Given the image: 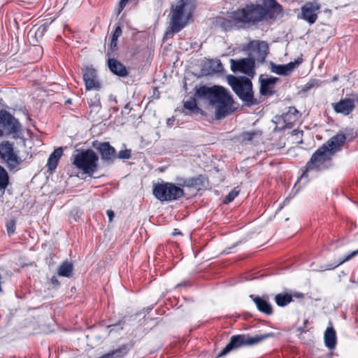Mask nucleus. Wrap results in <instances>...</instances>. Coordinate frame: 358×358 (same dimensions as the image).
Listing matches in <instances>:
<instances>
[{
	"label": "nucleus",
	"mask_w": 358,
	"mask_h": 358,
	"mask_svg": "<svg viewBox=\"0 0 358 358\" xmlns=\"http://www.w3.org/2000/svg\"><path fill=\"white\" fill-rule=\"evenodd\" d=\"M263 6L258 4L246 5L241 9L231 12L229 22L237 28H249L262 21L268 15L282 12V6L275 0H262Z\"/></svg>",
	"instance_id": "nucleus-1"
},
{
	"label": "nucleus",
	"mask_w": 358,
	"mask_h": 358,
	"mask_svg": "<svg viewBox=\"0 0 358 358\" xmlns=\"http://www.w3.org/2000/svg\"><path fill=\"white\" fill-rule=\"evenodd\" d=\"M196 96L209 101L215 108V116L217 119L224 117L231 110L233 103L231 95L221 86H201L196 89Z\"/></svg>",
	"instance_id": "nucleus-2"
},
{
	"label": "nucleus",
	"mask_w": 358,
	"mask_h": 358,
	"mask_svg": "<svg viewBox=\"0 0 358 358\" xmlns=\"http://www.w3.org/2000/svg\"><path fill=\"white\" fill-rule=\"evenodd\" d=\"M195 8L194 0H178L171 4V21L166 35L179 32L187 24Z\"/></svg>",
	"instance_id": "nucleus-3"
},
{
	"label": "nucleus",
	"mask_w": 358,
	"mask_h": 358,
	"mask_svg": "<svg viewBox=\"0 0 358 358\" xmlns=\"http://www.w3.org/2000/svg\"><path fill=\"white\" fill-rule=\"evenodd\" d=\"M73 165L83 173L92 176L98 169L99 157L92 150H76L71 156Z\"/></svg>",
	"instance_id": "nucleus-4"
},
{
	"label": "nucleus",
	"mask_w": 358,
	"mask_h": 358,
	"mask_svg": "<svg viewBox=\"0 0 358 358\" xmlns=\"http://www.w3.org/2000/svg\"><path fill=\"white\" fill-rule=\"evenodd\" d=\"M332 157L333 155L328 149L322 145L312 155L310 160L307 162L306 170L302 173L301 179L308 178V173L311 171H320L329 168L331 165Z\"/></svg>",
	"instance_id": "nucleus-5"
},
{
	"label": "nucleus",
	"mask_w": 358,
	"mask_h": 358,
	"mask_svg": "<svg viewBox=\"0 0 358 358\" xmlns=\"http://www.w3.org/2000/svg\"><path fill=\"white\" fill-rule=\"evenodd\" d=\"M227 80L238 96L247 105L251 106L256 103L250 80L246 77H235L229 76Z\"/></svg>",
	"instance_id": "nucleus-6"
},
{
	"label": "nucleus",
	"mask_w": 358,
	"mask_h": 358,
	"mask_svg": "<svg viewBox=\"0 0 358 358\" xmlns=\"http://www.w3.org/2000/svg\"><path fill=\"white\" fill-rule=\"evenodd\" d=\"M273 336V334H265L262 335L250 336L248 334H240L231 337L229 343L219 353L218 357L227 355L231 350L238 349L245 345H255L264 340Z\"/></svg>",
	"instance_id": "nucleus-7"
},
{
	"label": "nucleus",
	"mask_w": 358,
	"mask_h": 358,
	"mask_svg": "<svg viewBox=\"0 0 358 358\" xmlns=\"http://www.w3.org/2000/svg\"><path fill=\"white\" fill-rule=\"evenodd\" d=\"M154 196L162 201L179 199L184 195L183 189L172 182H161L154 185Z\"/></svg>",
	"instance_id": "nucleus-8"
},
{
	"label": "nucleus",
	"mask_w": 358,
	"mask_h": 358,
	"mask_svg": "<svg viewBox=\"0 0 358 358\" xmlns=\"http://www.w3.org/2000/svg\"><path fill=\"white\" fill-rule=\"evenodd\" d=\"M20 124L10 113L6 110H0V138L3 136H17L20 131Z\"/></svg>",
	"instance_id": "nucleus-9"
},
{
	"label": "nucleus",
	"mask_w": 358,
	"mask_h": 358,
	"mask_svg": "<svg viewBox=\"0 0 358 358\" xmlns=\"http://www.w3.org/2000/svg\"><path fill=\"white\" fill-rule=\"evenodd\" d=\"M0 158L10 170L15 169L22 162L17 152L14 150L13 144L9 141L0 143Z\"/></svg>",
	"instance_id": "nucleus-10"
},
{
	"label": "nucleus",
	"mask_w": 358,
	"mask_h": 358,
	"mask_svg": "<svg viewBox=\"0 0 358 358\" xmlns=\"http://www.w3.org/2000/svg\"><path fill=\"white\" fill-rule=\"evenodd\" d=\"M230 63L233 72H241L251 77H253L255 75V61L252 58H245L238 60L231 59Z\"/></svg>",
	"instance_id": "nucleus-11"
},
{
	"label": "nucleus",
	"mask_w": 358,
	"mask_h": 358,
	"mask_svg": "<svg viewBox=\"0 0 358 358\" xmlns=\"http://www.w3.org/2000/svg\"><path fill=\"white\" fill-rule=\"evenodd\" d=\"M320 5L317 2H307L301 7V17L309 24H314L317 19Z\"/></svg>",
	"instance_id": "nucleus-12"
},
{
	"label": "nucleus",
	"mask_w": 358,
	"mask_h": 358,
	"mask_svg": "<svg viewBox=\"0 0 358 358\" xmlns=\"http://www.w3.org/2000/svg\"><path fill=\"white\" fill-rule=\"evenodd\" d=\"M83 80L87 90H99L101 87L96 71L92 67L85 68L83 73Z\"/></svg>",
	"instance_id": "nucleus-13"
},
{
	"label": "nucleus",
	"mask_w": 358,
	"mask_h": 358,
	"mask_svg": "<svg viewBox=\"0 0 358 358\" xmlns=\"http://www.w3.org/2000/svg\"><path fill=\"white\" fill-rule=\"evenodd\" d=\"M345 140V135L343 132H338L322 145L325 146L329 152L334 156L336 152L341 150Z\"/></svg>",
	"instance_id": "nucleus-14"
},
{
	"label": "nucleus",
	"mask_w": 358,
	"mask_h": 358,
	"mask_svg": "<svg viewBox=\"0 0 358 358\" xmlns=\"http://www.w3.org/2000/svg\"><path fill=\"white\" fill-rule=\"evenodd\" d=\"M302 62L301 58H298L294 62H291L287 64H275L271 63V72L281 76H289Z\"/></svg>",
	"instance_id": "nucleus-15"
},
{
	"label": "nucleus",
	"mask_w": 358,
	"mask_h": 358,
	"mask_svg": "<svg viewBox=\"0 0 358 358\" xmlns=\"http://www.w3.org/2000/svg\"><path fill=\"white\" fill-rule=\"evenodd\" d=\"M334 110L337 113L348 115L355 109V100L353 99L345 98L339 102L332 103Z\"/></svg>",
	"instance_id": "nucleus-16"
},
{
	"label": "nucleus",
	"mask_w": 358,
	"mask_h": 358,
	"mask_svg": "<svg viewBox=\"0 0 358 358\" xmlns=\"http://www.w3.org/2000/svg\"><path fill=\"white\" fill-rule=\"evenodd\" d=\"M298 119V110L294 107H289L288 111L282 115L279 121L282 120L283 122L284 125L282 126V129H285L291 128Z\"/></svg>",
	"instance_id": "nucleus-17"
},
{
	"label": "nucleus",
	"mask_w": 358,
	"mask_h": 358,
	"mask_svg": "<svg viewBox=\"0 0 358 358\" xmlns=\"http://www.w3.org/2000/svg\"><path fill=\"white\" fill-rule=\"evenodd\" d=\"M250 297L256 305L259 311L266 315H271L273 313L272 306L266 299L259 296H255L253 294H251Z\"/></svg>",
	"instance_id": "nucleus-18"
},
{
	"label": "nucleus",
	"mask_w": 358,
	"mask_h": 358,
	"mask_svg": "<svg viewBox=\"0 0 358 358\" xmlns=\"http://www.w3.org/2000/svg\"><path fill=\"white\" fill-rule=\"evenodd\" d=\"M101 155V159L104 161L111 162L115 158V150L109 143H99L95 147Z\"/></svg>",
	"instance_id": "nucleus-19"
},
{
	"label": "nucleus",
	"mask_w": 358,
	"mask_h": 358,
	"mask_svg": "<svg viewBox=\"0 0 358 358\" xmlns=\"http://www.w3.org/2000/svg\"><path fill=\"white\" fill-rule=\"evenodd\" d=\"M278 80V78H260V93L262 95H272L273 94V87L276 82Z\"/></svg>",
	"instance_id": "nucleus-20"
},
{
	"label": "nucleus",
	"mask_w": 358,
	"mask_h": 358,
	"mask_svg": "<svg viewBox=\"0 0 358 358\" xmlns=\"http://www.w3.org/2000/svg\"><path fill=\"white\" fill-rule=\"evenodd\" d=\"M108 65L110 71L118 76L125 77L128 75L126 67L121 62L115 59H109Z\"/></svg>",
	"instance_id": "nucleus-21"
},
{
	"label": "nucleus",
	"mask_w": 358,
	"mask_h": 358,
	"mask_svg": "<svg viewBox=\"0 0 358 358\" xmlns=\"http://www.w3.org/2000/svg\"><path fill=\"white\" fill-rule=\"evenodd\" d=\"M63 150L62 148H58L54 150V152L50 155L47 166L50 172H52L55 170L57 166L58 162L61 156L62 155Z\"/></svg>",
	"instance_id": "nucleus-22"
},
{
	"label": "nucleus",
	"mask_w": 358,
	"mask_h": 358,
	"mask_svg": "<svg viewBox=\"0 0 358 358\" xmlns=\"http://www.w3.org/2000/svg\"><path fill=\"white\" fill-rule=\"evenodd\" d=\"M325 345L330 350L335 348L336 344V331L332 327H328L324 332Z\"/></svg>",
	"instance_id": "nucleus-23"
},
{
	"label": "nucleus",
	"mask_w": 358,
	"mask_h": 358,
	"mask_svg": "<svg viewBox=\"0 0 358 358\" xmlns=\"http://www.w3.org/2000/svg\"><path fill=\"white\" fill-rule=\"evenodd\" d=\"M206 65L209 69L208 73H221L224 70L220 59H209Z\"/></svg>",
	"instance_id": "nucleus-24"
},
{
	"label": "nucleus",
	"mask_w": 358,
	"mask_h": 358,
	"mask_svg": "<svg viewBox=\"0 0 358 358\" xmlns=\"http://www.w3.org/2000/svg\"><path fill=\"white\" fill-rule=\"evenodd\" d=\"M73 269V264L69 262H64L58 268V275L64 277H70Z\"/></svg>",
	"instance_id": "nucleus-25"
},
{
	"label": "nucleus",
	"mask_w": 358,
	"mask_h": 358,
	"mask_svg": "<svg viewBox=\"0 0 358 358\" xmlns=\"http://www.w3.org/2000/svg\"><path fill=\"white\" fill-rule=\"evenodd\" d=\"M292 301V296L287 293L278 294L275 296V301L279 306H285Z\"/></svg>",
	"instance_id": "nucleus-26"
},
{
	"label": "nucleus",
	"mask_w": 358,
	"mask_h": 358,
	"mask_svg": "<svg viewBox=\"0 0 358 358\" xmlns=\"http://www.w3.org/2000/svg\"><path fill=\"white\" fill-rule=\"evenodd\" d=\"M262 136V132L259 130H252L250 131L243 132L241 134L240 138L242 141H252Z\"/></svg>",
	"instance_id": "nucleus-27"
},
{
	"label": "nucleus",
	"mask_w": 358,
	"mask_h": 358,
	"mask_svg": "<svg viewBox=\"0 0 358 358\" xmlns=\"http://www.w3.org/2000/svg\"><path fill=\"white\" fill-rule=\"evenodd\" d=\"M9 178L6 170L0 166V189L4 190L8 185Z\"/></svg>",
	"instance_id": "nucleus-28"
},
{
	"label": "nucleus",
	"mask_w": 358,
	"mask_h": 358,
	"mask_svg": "<svg viewBox=\"0 0 358 358\" xmlns=\"http://www.w3.org/2000/svg\"><path fill=\"white\" fill-rule=\"evenodd\" d=\"M121 34H122V29H121L120 27L118 26L116 27V29L114 31L113 36H112V38H111V41H110V48L112 51H113L116 49L117 44V39L121 36Z\"/></svg>",
	"instance_id": "nucleus-29"
},
{
	"label": "nucleus",
	"mask_w": 358,
	"mask_h": 358,
	"mask_svg": "<svg viewBox=\"0 0 358 358\" xmlns=\"http://www.w3.org/2000/svg\"><path fill=\"white\" fill-rule=\"evenodd\" d=\"M255 47L259 52L261 57L264 58L267 54L268 46L265 42H257Z\"/></svg>",
	"instance_id": "nucleus-30"
},
{
	"label": "nucleus",
	"mask_w": 358,
	"mask_h": 358,
	"mask_svg": "<svg viewBox=\"0 0 358 358\" xmlns=\"http://www.w3.org/2000/svg\"><path fill=\"white\" fill-rule=\"evenodd\" d=\"M184 106L186 109L189 110L192 112H195L199 110L196 105V101L194 98L190 97L188 100L185 102Z\"/></svg>",
	"instance_id": "nucleus-31"
},
{
	"label": "nucleus",
	"mask_w": 358,
	"mask_h": 358,
	"mask_svg": "<svg viewBox=\"0 0 358 358\" xmlns=\"http://www.w3.org/2000/svg\"><path fill=\"white\" fill-rule=\"evenodd\" d=\"M357 254H358V249L357 250H355V251L352 252L350 254H349L348 256H346L345 258H344L343 260L338 262L337 264H336L333 266H331V267H326L324 269L325 270H329V269L334 268L338 266L339 265L342 264L345 262L348 261L349 259H350L351 258H352L353 257H355Z\"/></svg>",
	"instance_id": "nucleus-32"
},
{
	"label": "nucleus",
	"mask_w": 358,
	"mask_h": 358,
	"mask_svg": "<svg viewBox=\"0 0 358 358\" xmlns=\"http://www.w3.org/2000/svg\"><path fill=\"white\" fill-rule=\"evenodd\" d=\"M15 225H16V222L15 220H10L6 222V227L7 233L9 236L14 234L15 231Z\"/></svg>",
	"instance_id": "nucleus-33"
},
{
	"label": "nucleus",
	"mask_w": 358,
	"mask_h": 358,
	"mask_svg": "<svg viewBox=\"0 0 358 358\" xmlns=\"http://www.w3.org/2000/svg\"><path fill=\"white\" fill-rule=\"evenodd\" d=\"M238 194V191H236L235 189L230 192L227 196H226L224 203H227L232 201L235 197Z\"/></svg>",
	"instance_id": "nucleus-34"
},
{
	"label": "nucleus",
	"mask_w": 358,
	"mask_h": 358,
	"mask_svg": "<svg viewBox=\"0 0 358 358\" xmlns=\"http://www.w3.org/2000/svg\"><path fill=\"white\" fill-rule=\"evenodd\" d=\"M131 157V151L129 150H121L118 153L120 159H129Z\"/></svg>",
	"instance_id": "nucleus-35"
},
{
	"label": "nucleus",
	"mask_w": 358,
	"mask_h": 358,
	"mask_svg": "<svg viewBox=\"0 0 358 358\" xmlns=\"http://www.w3.org/2000/svg\"><path fill=\"white\" fill-rule=\"evenodd\" d=\"M129 0H121L119 4L118 14L124 9Z\"/></svg>",
	"instance_id": "nucleus-36"
},
{
	"label": "nucleus",
	"mask_w": 358,
	"mask_h": 358,
	"mask_svg": "<svg viewBox=\"0 0 358 358\" xmlns=\"http://www.w3.org/2000/svg\"><path fill=\"white\" fill-rule=\"evenodd\" d=\"M106 213L108 217L109 221L112 222V220L114 217V212L112 210H108Z\"/></svg>",
	"instance_id": "nucleus-37"
},
{
	"label": "nucleus",
	"mask_w": 358,
	"mask_h": 358,
	"mask_svg": "<svg viewBox=\"0 0 358 358\" xmlns=\"http://www.w3.org/2000/svg\"><path fill=\"white\" fill-rule=\"evenodd\" d=\"M44 29H44L43 27H38V28L36 30V31H35V33H34V34H35V35L39 34L40 36H42V34H43V32Z\"/></svg>",
	"instance_id": "nucleus-38"
},
{
	"label": "nucleus",
	"mask_w": 358,
	"mask_h": 358,
	"mask_svg": "<svg viewBox=\"0 0 358 358\" xmlns=\"http://www.w3.org/2000/svg\"><path fill=\"white\" fill-rule=\"evenodd\" d=\"M178 185H180L181 186H186V185H187V182L185 179H181L179 180Z\"/></svg>",
	"instance_id": "nucleus-39"
},
{
	"label": "nucleus",
	"mask_w": 358,
	"mask_h": 358,
	"mask_svg": "<svg viewBox=\"0 0 358 358\" xmlns=\"http://www.w3.org/2000/svg\"><path fill=\"white\" fill-rule=\"evenodd\" d=\"M51 282L53 285H59V281H58L57 278L55 276L52 277Z\"/></svg>",
	"instance_id": "nucleus-40"
},
{
	"label": "nucleus",
	"mask_w": 358,
	"mask_h": 358,
	"mask_svg": "<svg viewBox=\"0 0 358 358\" xmlns=\"http://www.w3.org/2000/svg\"><path fill=\"white\" fill-rule=\"evenodd\" d=\"M289 200H290V198H289V197H287V198L285 199V201H284V205H285V203H289Z\"/></svg>",
	"instance_id": "nucleus-41"
},
{
	"label": "nucleus",
	"mask_w": 358,
	"mask_h": 358,
	"mask_svg": "<svg viewBox=\"0 0 358 358\" xmlns=\"http://www.w3.org/2000/svg\"><path fill=\"white\" fill-rule=\"evenodd\" d=\"M353 99L355 100V102L358 103V94L355 95Z\"/></svg>",
	"instance_id": "nucleus-42"
},
{
	"label": "nucleus",
	"mask_w": 358,
	"mask_h": 358,
	"mask_svg": "<svg viewBox=\"0 0 358 358\" xmlns=\"http://www.w3.org/2000/svg\"><path fill=\"white\" fill-rule=\"evenodd\" d=\"M336 80H337V76H334V78H333V81H336Z\"/></svg>",
	"instance_id": "nucleus-43"
},
{
	"label": "nucleus",
	"mask_w": 358,
	"mask_h": 358,
	"mask_svg": "<svg viewBox=\"0 0 358 358\" xmlns=\"http://www.w3.org/2000/svg\"><path fill=\"white\" fill-rule=\"evenodd\" d=\"M34 49H35L36 50H41V48L37 47V48H35Z\"/></svg>",
	"instance_id": "nucleus-44"
},
{
	"label": "nucleus",
	"mask_w": 358,
	"mask_h": 358,
	"mask_svg": "<svg viewBox=\"0 0 358 358\" xmlns=\"http://www.w3.org/2000/svg\"><path fill=\"white\" fill-rule=\"evenodd\" d=\"M66 103H71V100H70V99L67 100V101H66Z\"/></svg>",
	"instance_id": "nucleus-45"
},
{
	"label": "nucleus",
	"mask_w": 358,
	"mask_h": 358,
	"mask_svg": "<svg viewBox=\"0 0 358 358\" xmlns=\"http://www.w3.org/2000/svg\"><path fill=\"white\" fill-rule=\"evenodd\" d=\"M32 32H33V30H31L29 33V35H31L32 34Z\"/></svg>",
	"instance_id": "nucleus-46"
},
{
	"label": "nucleus",
	"mask_w": 358,
	"mask_h": 358,
	"mask_svg": "<svg viewBox=\"0 0 358 358\" xmlns=\"http://www.w3.org/2000/svg\"><path fill=\"white\" fill-rule=\"evenodd\" d=\"M357 282H358V279H357Z\"/></svg>",
	"instance_id": "nucleus-47"
}]
</instances>
